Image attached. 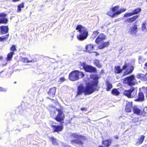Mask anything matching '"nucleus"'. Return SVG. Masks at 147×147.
<instances>
[{"label":"nucleus","instance_id":"nucleus-52","mask_svg":"<svg viewBox=\"0 0 147 147\" xmlns=\"http://www.w3.org/2000/svg\"><path fill=\"white\" fill-rule=\"evenodd\" d=\"M65 147H69V146H65Z\"/></svg>","mask_w":147,"mask_h":147},{"label":"nucleus","instance_id":"nucleus-39","mask_svg":"<svg viewBox=\"0 0 147 147\" xmlns=\"http://www.w3.org/2000/svg\"><path fill=\"white\" fill-rule=\"evenodd\" d=\"M139 63L140 64H144V59L139 58Z\"/></svg>","mask_w":147,"mask_h":147},{"label":"nucleus","instance_id":"nucleus-55","mask_svg":"<svg viewBox=\"0 0 147 147\" xmlns=\"http://www.w3.org/2000/svg\"><path fill=\"white\" fill-rule=\"evenodd\" d=\"M146 2H147V0H146Z\"/></svg>","mask_w":147,"mask_h":147},{"label":"nucleus","instance_id":"nucleus-13","mask_svg":"<svg viewBox=\"0 0 147 147\" xmlns=\"http://www.w3.org/2000/svg\"><path fill=\"white\" fill-rule=\"evenodd\" d=\"M9 30V28L8 26L2 25L0 26V33L2 34L7 33Z\"/></svg>","mask_w":147,"mask_h":147},{"label":"nucleus","instance_id":"nucleus-3","mask_svg":"<svg viewBox=\"0 0 147 147\" xmlns=\"http://www.w3.org/2000/svg\"><path fill=\"white\" fill-rule=\"evenodd\" d=\"M71 138H75L73 140H71L72 144H76L77 146H83V141L85 139L84 137L76 133L72 135Z\"/></svg>","mask_w":147,"mask_h":147},{"label":"nucleus","instance_id":"nucleus-18","mask_svg":"<svg viewBox=\"0 0 147 147\" xmlns=\"http://www.w3.org/2000/svg\"><path fill=\"white\" fill-rule=\"evenodd\" d=\"M109 45V41L107 42H103L100 45H98L97 47L99 49H103L108 47Z\"/></svg>","mask_w":147,"mask_h":147},{"label":"nucleus","instance_id":"nucleus-34","mask_svg":"<svg viewBox=\"0 0 147 147\" xmlns=\"http://www.w3.org/2000/svg\"><path fill=\"white\" fill-rule=\"evenodd\" d=\"M10 50L11 51V52H14L17 50L16 48V46L15 45H12L10 48Z\"/></svg>","mask_w":147,"mask_h":147},{"label":"nucleus","instance_id":"nucleus-54","mask_svg":"<svg viewBox=\"0 0 147 147\" xmlns=\"http://www.w3.org/2000/svg\"><path fill=\"white\" fill-rule=\"evenodd\" d=\"M99 65V66H100V65Z\"/></svg>","mask_w":147,"mask_h":147},{"label":"nucleus","instance_id":"nucleus-36","mask_svg":"<svg viewBox=\"0 0 147 147\" xmlns=\"http://www.w3.org/2000/svg\"><path fill=\"white\" fill-rule=\"evenodd\" d=\"M137 77L138 79H142L144 76V75L142 74H138L137 75Z\"/></svg>","mask_w":147,"mask_h":147},{"label":"nucleus","instance_id":"nucleus-33","mask_svg":"<svg viewBox=\"0 0 147 147\" xmlns=\"http://www.w3.org/2000/svg\"><path fill=\"white\" fill-rule=\"evenodd\" d=\"M106 84L107 87V90L108 91H109L112 88V86L109 82H107Z\"/></svg>","mask_w":147,"mask_h":147},{"label":"nucleus","instance_id":"nucleus-14","mask_svg":"<svg viewBox=\"0 0 147 147\" xmlns=\"http://www.w3.org/2000/svg\"><path fill=\"white\" fill-rule=\"evenodd\" d=\"M138 17V15H136L133 16V17L127 18L124 21V22L125 24H127L128 23H132L135 21Z\"/></svg>","mask_w":147,"mask_h":147},{"label":"nucleus","instance_id":"nucleus-7","mask_svg":"<svg viewBox=\"0 0 147 147\" xmlns=\"http://www.w3.org/2000/svg\"><path fill=\"white\" fill-rule=\"evenodd\" d=\"M135 79L134 76L132 75L125 78L124 79V83H127L129 85H134L135 84Z\"/></svg>","mask_w":147,"mask_h":147},{"label":"nucleus","instance_id":"nucleus-49","mask_svg":"<svg viewBox=\"0 0 147 147\" xmlns=\"http://www.w3.org/2000/svg\"><path fill=\"white\" fill-rule=\"evenodd\" d=\"M98 147H104L102 146H99Z\"/></svg>","mask_w":147,"mask_h":147},{"label":"nucleus","instance_id":"nucleus-25","mask_svg":"<svg viewBox=\"0 0 147 147\" xmlns=\"http://www.w3.org/2000/svg\"><path fill=\"white\" fill-rule=\"evenodd\" d=\"M9 36V34H8L5 35L0 36V41L4 42L7 41Z\"/></svg>","mask_w":147,"mask_h":147},{"label":"nucleus","instance_id":"nucleus-2","mask_svg":"<svg viewBox=\"0 0 147 147\" xmlns=\"http://www.w3.org/2000/svg\"><path fill=\"white\" fill-rule=\"evenodd\" d=\"M76 30L79 32L78 35L77 36L78 40L83 41L86 39L88 35V32L87 28L81 25H77Z\"/></svg>","mask_w":147,"mask_h":147},{"label":"nucleus","instance_id":"nucleus-24","mask_svg":"<svg viewBox=\"0 0 147 147\" xmlns=\"http://www.w3.org/2000/svg\"><path fill=\"white\" fill-rule=\"evenodd\" d=\"M144 96L142 92H140L138 94V98L135 100L136 101H142L144 100Z\"/></svg>","mask_w":147,"mask_h":147},{"label":"nucleus","instance_id":"nucleus-21","mask_svg":"<svg viewBox=\"0 0 147 147\" xmlns=\"http://www.w3.org/2000/svg\"><path fill=\"white\" fill-rule=\"evenodd\" d=\"M132 106V102H127L125 108L126 111L127 112H131Z\"/></svg>","mask_w":147,"mask_h":147},{"label":"nucleus","instance_id":"nucleus-17","mask_svg":"<svg viewBox=\"0 0 147 147\" xmlns=\"http://www.w3.org/2000/svg\"><path fill=\"white\" fill-rule=\"evenodd\" d=\"M141 11L140 8H138L136 9L131 13H126L125 14V16L127 17H129L134 15V14H137L139 12Z\"/></svg>","mask_w":147,"mask_h":147},{"label":"nucleus","instance_id":"nucleus-26","mask_svg":"<svg viewBox=\"0 0 147 147\" xmlns=\"http://www.w3.org/2000/svg\"><path fill=\"white\" fill-rule=\"evenodd\" d=\"M15 54L13 52H10L7 55L6 58V60L7 61H10L11 60L12 58L13 57V55Z\"/></svg>","mask_w":147,"mask_h":147},{"label":"nucleus","instance_id":"nucleus-12","mask_svg":"<svg viewBox=\"0 0 147 147\" xmlns=\"http://www.w3.org/2000/svg\"><path fill=\"white\" fill-rule=\"evenodd\" d=\"M7 14L4 13H0V18H0V24H6L8 21V20L7 18H5L7 16Z\"/></svg>","mask_w":147,"mask_h":147},{"label":"nucleus","instance_id":"nucleus-23","mask_svg":"<svg viewBox=\"0 0 147 147\" xmlns=\"http://www.w3.org/2000/svg\"><path fill=\"white\" fill-rule=\"evenodd\" d=\"M24 7V2H22L18 5L17 12L18 13L20 12L22 10L21 8H23Z\"/></svg>","mask_w":147,"mask_h":147},{"label":"nucleus","instance_id":"nucleus-16","mask_svg":"<svg viewBox=\"0 0 147 147\" xmlns=\"http://www.w3.org/2000/svg\"><path fill=\"white\" fill-rule=\"evenodd\" d=\"M138 31V26L134 24L129 29V32L131 34H136Z\"/></svg>","mask_w":147,"mask_h":147},{"label":"nucleus","instance_id":"nucleus-5","mask_svg":"<svg viewBox=\"0 0 147 147\" xmlns=\"http://www.w3.org/2000/svg\"><path fill=\"white\" fill-rule=\"evenodd\" d=\"M137 93V90H135L134 88H132L129 90L124 91L123 94L128 98H130L134 97L136 95Z\"/></svg>","mask_w":147,"mask_h":147},{"label":"nucleus","instance_id":"nucleus-8","mask_svg":"<svg viewBox=\"0 0 147 147\" xmlns=\"http://www.w3.org/2000/svg\"><path fill=\"white\" fill-rule=\"evenodd\" d=\"M123 69H125L126 71L123 74L124 76L127 75L132 73L134 69L133 66L130 65H124L123 67Z\"/></svg>","mask_w":147,"mask_h":147},{"label":"nucleus","instance_id":"nucleus-9","mask_svg":"<svg viewBox=\"0 0 147 147\" xmlns=\"http://www.w3.org/2000/svg\"><path fill=\"white\" fill-rule=\"evenodd\" d=\"M106 36L103 33L99 34L95 39V42L98 44H99L101 42L105 40Z\"/></svg>","mask_w":147,"mask_h":147},{"label":"nucleus","instance_id":"nucleus-4","mask_svg":"<svg viewBox=\"0 0 147 147\" xmlns=\"http://www.w3.org/2000/svg\"><path fill=\"white\" fill-rule=\"evenodd\" d=\"M50 111H51V115L53 114V115H54L53 113H55L57 111H58V114L55 118V119L56 121H58L61 122L63 120L64 116L63 112L61 110L59 109H57L55 107H53L52 108Z\"/></svg>","mask_w":147,"mask_h":147},{"label":"nucleus","instance_id":"nucleus-45","mask_svg":"<svg viewBox=\"0 0 147 147\" xmlns=\"http://www.w3.org/2000/svg\"><path fill=\"white\" fill-rule=\"evenodd\" d=\"M92 53H94L95 54V55L96 56H97L99 55V54L96 51H92Z\"/></svg>","mask_w":147,"mask_h":147},{"label":"nucleus","instance_id":"nucleus-47","mask_svg":"<svg viewBox=\"0 0 147 147\" xmlns=\"http://www.w3.org/2000/svg\"><path fill=\"white\" fill-rule=\"evenodd\" d=\"M81 110L82 111H83V110L85 111L86 110V109L85 108H82L81 109Z\"/></svg>","mask_w":147,"mask_h":147},{"label":"nucleus","instance_id":"nucleus-19","mask_svg":"<svg viewBox=\"0 0 147 147\" xmlns=\"http://www.w3.org/2000/svg\"><path fill=\"white\" fill-rule=\"evenodd\" d=\"M133 111L134 113L138 115H141L143 114L142 111L137 107H134L133 109Z\"/></svg>","mask_w":147,"mask_h":147},{"label":"nucleus","instance_id":"nucleus-41","mask_svg":"<svg viewBox=\"0 0 147 147\" xmlns=\"http://www.w3.org/2000/svg\"><path fill=\"white\" fill-rule=\"evenodd\" d=\"M7 91V89L6 88H2L0 87V92L1 91L5 92Z\"/></svg>","mask_w":147,"mask_h":147},{"label":"nucleus","instance_id":"nucleus-48","mask_svg":"<svg viewBox=\"0 0 147 147\" xmlns=\"http://www.w3.org/2000/svg\"><path fill=\"white\" fill-rule=\"evenodd\" d=\"M3 59V57L2 56H0V59L1 60Z\"/></svg>","mask_w":147,"mask_h":147},{"label":"nucleus","instance_id":"nucleus-53","mask_svg":"<svg viewBox=\"0 0 147 147\" xmlns=\"http://www.w3.org/2000/svg\"><path fill=\"white\" fill-rule=\"evenodd\" d=\"M145 65L147 67V65Z\"/></svg>","mask_w":147,"mask_h":147},{"label":"nucleus","instance_id":"nucleus-1","mask_svg":"<svg viewBox=\"0 0 147 147\" xmlns=\"http://www.w3.org/2000/svg\"><path fill=\"white\" fill-rule=\"evenodd\" d=\"M94 80L93 81L88 84H87L86 86L84 88L82 86H79L78 87V94L80 95L83 92L85 94H90L94 91L98 84V78L97 76L94 75L91 77Z\"/></svg>","mask_w":147,"mask_h":147},{"label":"nucleus","instance_id":"nucleus-32","mask_svg":"<svg viewBox=\"0 0 147 147\" xmlns=\"http://www.w3.org/2000/svg\"><path fill=\"white\" fill-rule=\"evenodd\" d=\"M111 142L110 140H106L103 141V144L107 147H108L110 145Z\"/></svg>","mask_w":147,"mask_h":147},{"label":"nucleus","instance_id":"nucleus-38","mask_svg":"<svg viewBox=\"0 0 147 147\" xmlns=\"http://www.w3.org/2000/svg\"><path fill=\"white\" fill-rule=\"evenodd\" d=\"M99 33V32H98V30L94 31L93 32L92 35L96 37Z\"/></svg>","mask_w":147,"mask_h":147},{"label":"nucleus","instance_id":"nucleus-29","mask_svg":"<svg viewBox=\"0 0 147 147\" xmlns=\"http://www.w3.org/2000/svg\"><path fill=\"white\" fill-rule=\"evenodd\" d=\"M126 9L124 8H121L119 10L116 11L115 13H113L112 15L113 16L115 15H119L126 10Z\"/></svg>","mask_w":147,"mask_h":147},{"label":"nucleus","instance_id":"nucleus-50","mask_svg":"<svg viewBox=\"0 0 147 147\" xmlns=\"http://www.w3.org/2000/svg\"><path fill=\"white\" fill-rule=\"evenodd\" d=\"M144 64H147V62L146 63H145Z\"/></svg>","mask_w":147,"mask_h":147},{"label":"nucleus","instance_id":"nucleus-44","mask_svg":"<svg viewBox=\"0 0 147 147\" xmlns=\"http://www.w3.org/2000/svg\"><path fill=\"white\" fill-rule=\"evenodd\" d=\"M65 79L64 78L62 77L60 78V82H63V81H65Z\"/></svg>","mask_w":147,"mask_h":147},{"label":"nucleus","instance_id":"nucleus-15","mask_svg":"<svg viewBox=\"0 0 147 147\" xmlns=\"http://www.w3.org/2000/svg\"><path fill=\"white\" fill-rule=\"evenodd\" d=\"M51 127L53 132L59 133V132L61 131L63 129V127L62 126L52 125H51Z\"/></svg>","mask_w":147,"mask_h":147},{"label":"nucleus","instance_id":"nucleus-28","mask_svg":"<svg viewBox=\"0 0 147 147\" xmlns=\"http://www.w3.org/2000/svg\"><path fill=\"white\" fill-rule=\"evenodd\" d=\"M50 140L52 142L53 145H57L58 143L57 139H55L54 137H51L50 138Z\"/></svg>","mask_w":147,"mask_h":147},{"label":"nucleus","instance_id":"nucleus-31","mask_svg":"<svg viewBox=\"0 0 147 147\" xmlns=\"http://www.w3.org/2000/svg\"><path fill=\"white\" fill-rule=\"evenodd\" d=\"M111 93L113 95L116 96H118L120 94L119 92L116 89H113Z\"/></svg>","mask_w":147,"mask_h":147},{"label":"nucleus","instance_id":"nucleus-6","mask_svg":"<svg viewBox=\"0 0 147 147\" xmlns=\"http://www.w3.org/2000/svg\"><path fill=\"white\" fill-rule=\"evenodd\" d=\"M78 71H74L71 72L69 76V79L72 81L78 80L79 79Z\"/></svg>","mask_w":147,"mask_h":147},{"label":"nucleus","instance_id":"nucleus-30","mask_svg":"<svg viewBox=\"0 0 147 147\" xmlns=\"http://www.w3.org/2000/svg\"><path fill=\"white\" fill-rule=\"evenodd\" d=\"M123 69H121L120 67L118 66L115 67V72L116 73H119L121 72Z\"/></svg>","mask_w":147,"mask_h":147},{"label":"nucleus","instance_id":"nucleus-20","mask_svg":"<svg viewBox=\"0 0 147 147\" xmlns=\"http://www.w3.org/2000/svg\"><path fill=\"white\" fill-rule=\"evenodd\" d=\"M94 45L92 44H89L86 45L85 47L86 51L91 53L94 49Z\"/></svg>","mask_w":147,"mask_h":147},{"label":"nucleus","instance_id":"nucleus-46","mask_svg":"<svg viewBox=\"0 0 147 147\" xmlns=\"http://www.w3.org/2000/svg\"><path fill=\"white\" fill-rule=\"evenodd\" d=\"M20 0H12V1L14 2H18L20 1Z\"/></svg>","mask_w":147,"mask_h":147},{"label":"nucleus","instance_id":"nucleus-35","mask_svg":"<svg viewBox=\"0 0 147 147\" xmlns=\"http://www.w3.org/2000/svg\"><path fill=\"white\" fill-rule=\"evenodd\" d=\"M78 72L79 78L80 77V78H82L84 76V74L82 72H79L78 71Z\"/></svg>","mask_w":147,"mask_h":147},{"label":"nucleus","instance_id":"nucleus-51","mask_svg":"<svg viewBox=\"0 0 147 147\" xmlns=\"http://www.w3.org/2000/svg\"><path fill=\"white\" fill-rule=\"evenodd\" d=\"M82 64L84 65V64H86L85 63H84Z\"/></svg>","mask_w":147,"mask_h":147},{"label":"nucleus","instance_id":"nucleus-22","mask_svg":"<svg viewBox=\"0 0 147 147\" xmlns=\"http://www.w3.org/2000/svg\"><path fill=\"white\" fill-rule=\"evenodd\" d=\"M56 88L53 87L50 89L48 92V94L51 97H54L55 93Z\"/></svg>","mask_w":147,"mask_h":147},{"label":"nucleus","instance_id":"nucleus-42","mask_svg":"<svg viewBox=\"0 0 147 147\" xmlns=\"http://www.w3.org/2000/svg\"><path fill=\"white\" fill-rule=\"evenodd\" d=\"M24 59L23 61L25 63L31 62L32 61V60L29 61L27 58H24Z\"/></svg>","mask_w":147,"mask_h":147},{"label":"nucleus","instance_id":"nucleus-10","mask_svg":"<svg viewBox=\"0 0 147 147\" xmlns=\"http://www.w3.org/2000/svg\"><path fill=\"white\" fill-rule=\"evenodd\" d=\"M119 7L118 6H116L110 8V11L108 12L107 13V15L111 17L112 18L114 17L117 15H115L113 16L112 15L113 14L115 13L116 11H117V10L119 9Z\"/></svg>","mask_w":147,"mask_h":147},{"label":"nucleus","instance_id":"nucleus-37","mask_svg":"<svg viewBox=\"0 0 147 147\" xmlns=\"http://www.w3.org/2000/svg\"><path fill=\"white\" fill-rule=\"evenodd\" d=\"M142 31L146 30V23H143L142 25Z\"/></svg>","mask_w":147,"mask_h":147},{"label":"nucleus","instance_id":"nucleus-27","mask_svg":"<svg viewBox=\"0 0 147 147\" xmlns=\"http://www.w3.org/2000/svg\"><path fill=\"white\" fill-rule=\"evenodd\" d=\"M144 138V136H142L140 138L138 139L136 143V144L138 145L141 144L143 142Z\"/></svg>","mask_w":147,"mask_h":147},{"label":"nucleus","instance_id":"nucleus-11","mask_svg":"<svg viewBox=\"0 0 147 147\" xmlns=\"http://www.w3.org/2000/svg\"><path fill=\"white\" fill-rule=\"evenodd\" d=\"M85 71L88 72H94L96 70V69L89 65H81Z\"/></svg>","mask_w":147,"mask_h":147},{"label":"nucleus","instance_id":"nucleus-43","mask_svg":"<svg viewBox=\"0 0 147 147\" xmlns=\"http://www.w3.org/2000/svg\"><path fill=\"white\" fill-rule=\"evenodd\" d=\"M94 64H99V61L97 59H95L94 61Z\"/></svg>","mask_w":147,"mask_h":147},{"label":"nucleus","instance_id":"nucleus-40","mask_svg":"<svg viewBox=\"0 0 147 147\" xmlns=\"http://www.w3.org/2000/svg\"><path fill=\"white\" fill-rule=\"evenodd\" d=\"M143 114H142V115L144 116L145 115L146 113H147V107H144L143 109V111H142Z\"/></svg>","mask_w":147,"mask_h":147}]
</instances>
